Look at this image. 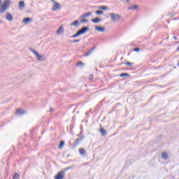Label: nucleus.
I'll return each mask as SVG.
<instances>
[{
  "label": "nucleus",
  "mask_w": 179,
  "mask_h": 179,
  "mask_svg": "<svg viewBox=\"0 0 179 179\" xmlns=\"http://www.w3.org/2000/svg\"><path fill=\"white\" fill-rule=\"evenodd\" d=\"M94 28L96 31H99L100 33H104V31H106V28L103 27L95 26Z\"/></svg>",
  "instance_id": "6e6552de"
},
{
  "label": "nucleus",
  "mask_w": 179,
  "mask_h": 179,
  "mask_svg": "<svg viewBox=\"0 0 179 179\" xmlns=\"http://www.w3.org/2000/svg\"><path fill=\"white\" fill-rule=\"evenodd\" d=\"M29 51H31V52L34 53V52H35L36 50L31 48H29Z\"/></svg>",
  "instance_id": "f704fd0d"
},
{
  "label": "nucleus",
  "mask_w": 179,
  "mask_h": 179,
  "mask_svg": "<svg viewBox=\"0 0 179 179\" xmlns=\"http://www.w3.org/2000/svg\"><path fill=\"white\" fill-rule=\"evenodd\" d=\"M50 1L54 3L53 7L52 8V10L55 12V10H58V9L61 8V4H59V3H57V1H55V0Z\"/></svg>",
  "instance_id": "7ed1b4c3"
},
{
  "label": "nucleus",
  "mask_w": 179,
  "mask_h": 179,
  "mask_svg": "<svg viewBox=\"0 0 179 179\" xmlns=\"http://www.w3.org/2000/svg\"><path fill=\"white\" fill-rule=\"evenodd\" d=\"M94 76H93V74H90V77H89V79H90V82H92V80H93V78H94Z\"/></svg>",
  "instance_id": "473e14b6"
},
{
  "label": "nucleus",
  "mask_w": 179,
  "mask_h": 179,
  "mask_svg": "<svg viewBox=\"0 0 179 179\" xmlns=\"http://www.w3.org/2000/svg\"><path fill=\"white\" fill-rule=\"evenodd\" d=\"M90 28L89 27H83L80 29L78 30V33L80 34V36H82L83 34H85L87 31H89Z\"/></svg>",
  "instance_id": "20e7f679"
},
{
  "label": "nucleus",
  "mask_w": 179,
  "mask_h": 179,
  "mask_svg": "<svg viewBox=\"0 0 179 179\" xmlns=\"http://www.w3.org/2000/svg\"><path fill=\"white\" fill-rule=\"evenodd\" d=\"M87 22H89L87 20V19L86 18H83L80 21V23H87Z\"/></svg>",
  "instance_id": "cd10ccee"
},
{
  "label": "nucleus",
  "mask_w": 179,
  "mask_h": 179,
  "mask_svg": "<svg viewBox=\"0 0 179 179\" xmlns=\"http://www.w3.org/2000/svg\"><path fill=\"white\" fill-rule=\"evenodd\" d=\"M83 65H85V64H84L83 62H78L76 64V66H80V67H82V66H83Z\"/></svg>",
  "instance_id": "c85d7f7f"
},
{
  "label": "nucleus",
  "mask_w": 179,
  "mask_h": 179,
  "mask_svg": "<svg viewBox=\"0 0 179 179\" xmlns=\"http://www.w3.org/2000/svg\"><path fill=\"white\" fill-rule=\"evenodd\" d=\"M31 20H33L32 18H30V17H27L24 18L22 22L25 24H29V23H30V22H31Z\"/></svg>",
  "instance_id": "9d476101"
},
{
  "label": "nucleus",
  "mask_w": 179,
  "mask_h": 179,
  "mask_svg": "<svg viewBox=\"0 0 179 179\" xmlns=\"http://www.w3.org/2000/svg\"><path fill=\"white\" fill-rule=\"evenodd\" d=\"M90 50L87 51L85 54H84L83 57H89V55L91 53Z\"/></svg>",
  "instance_id": "2f4dec72"
},
{
  "label": "nucleus",
  "mask_w": 179,
  "mask_h": 179,
  "mask_svg": "<svg viewBox=\"0 0 179 179\" xmlns=\"http://www.w3.org/2000/svg\"><path fill=\"white\" fill-rule=\"evenodd\" d=\"M177 51H179V46H178V48H177Z\"/></svg>",
  "instance_id": "ea45409f"
},
{
  "label": "nucleus",
  "mask_w": 179,
  "mask_h": 179,
  "mask_svg": "<svg viewBox=\"0 0 179 179\" xmlns=\"http://www.w3.org/2000/svg\"><path fill=\"white\" fill-rule=\"evenodd\" d=\"M96 15H103V10H97L95 11Z\"/></svg>",
  "instance_id": "bb28decb"
},
{
  "label": "nucleus",
  "mask_w": 179,
  "mask_h": 179,
  "mask_svg": "<svg viewBox=\"0 0 179 179\" xmlns=\"http://www.w3.org/2000/svg\"><path fill=\"white\" fill-rule=\"evenodd\" d=\"M79 153L81 155V156H85L86 155V150L85 148H80L79 149Z\"/></svg>",
  "instance_id": "4468645a"
},
{
  "label": "nucleus",
  "mask_w": 179,
  "mask_h": 179,
  "mask_svg": "<svg viewBox=\"0 0 179 179\" xmlns=\"http://www.w3.org/2000/svg\"><path fill=\"white\" fill-rule=\"evenodd\" d=\"M80 39H76V40L70 41V43H80Z\"/></svg>",
  "instance_id": "c756f323"
},
{
  "label": "nucleus",
  "mask_w": 179,
  "mask_h": 179,
  "mask_svg": "<svg viewBox=\"0 0 179 179\" xmlns=\"http://www.w3.org/2000/svg\"><path fill=\"white\" fill-rule=\"evenodd\" d=\"M126 2H127V3L129 2V0H126Z\"/></svg>",
  "instance_id": "a19ab883"
},
{
  "label": "nucleus",
  "mask_w": 179,
  "mask_h": 179,
  "mask_svg": "<svg viewBox=\"0 0 179 179\" xmlns=\"http://www.w3.org/2000/svg\"><path fill=\"white\" fill-rule=\"evenodd\" d=\"M36 57L37 58L38 61H44V56L40 55V54H38Z\"/></svg>",
  "instance_id": "aec40b11"
},
{
  "label": "nucleus",
  "mask_w": 179,
  "mask_h": 179,
  "mask_svg": "<svg viewBox=\"0 0 179 179\" xmlns=\"http://www.w3.org/2000/svg\"><path fill=\"white\" fill-rule=\"evenodd\" d=\"M64 31V26L61 25L56 31L57 34H61V32Z\"/></svg>",
  "instance_id": "2eb2a0df"
},
{
  "label": "nucleus",
  "mask_w": 179,
  "mask_h": 179,
  "mask_svg": "<svg viewBox=\"0 0 179 179\" xmlns=\"http://www.w3.org/2000/svg\"><path fill=\"white\" fill-rule=\"evenodd\" d=\"M52 110V108H50V111Z\"/></svg>",
  "instance_id": "37998d69"
},
{
  "label": "nucleus",
  "mask_w": 179,
  "mask_h": 179,
  "mask_svg": "<svg viewBox=\"0 0 179 179\" xmlns=\"http://www.w3.org/2000/svg\"><path fill=\"white\" fill-rule=\"evenodd\" d=\"M71 26H75L76 27H79V20H75L71 24Z\"/></svg>",
  "instance_id": "6ab92c4d"
},
{
  "label": "nucleus",
  "mask_w": 179,
  "mask_h": 179,
  "mask_svg": "<svg viewBox=\"0 0 179 179\" xmlns=\"http://www.w3.org/2000/svg\"><path fill=\"white\" fill-rule=\"evenodd\" d=\"M18 8H19V9H23V8H24V1H20Z\"/></svg>",
  "instance_id": "a211bd4d"
},
{
  "label": "nucleus",
  "mask_w": 179,
  "mask_h": 179,
  "mask_svg": "<svg viewBox=\"0 0 179 179\" xmlns=\"http://www.w3.org/2000/svg\"><path fill=\"white\" fill-rule=\"evenodd\" d=\"M122 64H124V65H128L129 66H132V65H135V63H134V62H122L120 63V65H122Z\"/></svg>",
  "instance_id": "dca6fc26"
},
{
  "label": "nucleus",
  "mask_w": 179,
  "mask_h": 179,
  "mask_svg": "<svg viewBox=\"0 0 179 179\" xmlns=\"http://www.w3.org/2000/svg\"><path fill=\"white\" fill-rule=\"evenodd\" d=\"M138 5H133L131 6L128 7V10H136L138 9Z\"/></svg>",
  "instance_id": "ddd939ff"
},
{
  "label": "nucleus",
  "mask_w": 179,
  "mask_h": 179,
  "mask_svg": "<svg viewBox=\"0 0 179 179\" xmlns=\"http://www.w3.org/2000/svg\"><path fill=\"white\" fill-rule=\"evenodd\" d=\"M89 16H92V13L91 12H87L83 15H82L80 18L83 19L85 17H89Z\"/></svg>",
  "instance_id": "f8f14e48"
},
{
  "label": "nucleus",
  "mask_w": 179,
  "mask_h": 179,
  "mask_svg": "<svg viewBox=\"0 0 179 179\" xmlns=\"http://www.w3.org/2000/svg\"><path fill=\"white\" fill-rule=\"evenodd\" d=\"M168 23H170V21H168Z\"/></svg>",
  "instance_id": "c03bdc74"
},
{
  "label": "nucleus",
  "mask_w": 179,
  "mask_h": 179,
  "mask_svg": "<svg viewBox=\"0 0 179 179\" xmlns=\"http://www.w3.org/2000/svg\"><path fill=\"white\" fill-rule=\"evenodd\" d=\"M120 1H122V0H120Z\"/></svg>",
  "instance_id": "a18cd8bd"
},
{
  "label": "nucleus",
  "mask_w": 179,
  "mask_h": 179,
  "mask_svg": "<svg viewBox=\"0 0 179 179\" xmlns=\"http://www.w3.org/2000/svg\"><path fill=\"white\" fill-rule=\"evenodd\" d=\"M33 54H34V55L36 57V55H38V52H37V51H34V53Z\"/></svg>",
  "instance_id": "c9c22d12"
},
{
  "label": "nucleus",
  "mask_w": 179,
  "mask_h": 179,
  "mask_svg": "<svg viewBox=\"0 0 179 179\" xmlns=\"http://www.w3.org/2000/svg\"><path fill=\"white\" fill-rule=\"evenodd\" d=\"M0 24H2V20H0Z\"/></svg>",
  "instance_id": "79ce46f5"
},
{
  "label": "nucleus",
  "mask_w": 179,
  "mask_h": 179,
  "mask_svg": "<svg viewBox=\"0 0 179 179\" xmlns=\"http://www.w3.org/2000/svg\"><path fill=\"white\" fill-rule=\"evenodd\" d=\"M133 51L135 52H139L141 51V49L139 48H136L133 49Z\"/></svg>",
  "instance_id": "7c9ffc66"
},
{
  "label": "nucleus",
  "mask_w": 179,
  "mask_h": 179,
  "mask_svg": "<svg viewBox=\"0 0 179 179\" xmlns=\"http://www.w3.org/2000/svg\"><path fill=\"white\" fill-rule=\"evenodd\" d=\"M10 6V0H5L0 7V15L6 11V9Z\"/></svg>",
  "instance_id": "f257e3e1"
},
{
  "label": "nucleus",
  "mask_w": 179,
  "mask_h": 179,
  "mask_svg": "<svg viewBox=\"0 0 179 179\" xmlns=\"http://www.w3.org/2000/svg\"><path fill=\"white\" fill-rule=\"evenodd\" d=\"M170 16H171V17H173V16H174V14L171 13V14H170Z\"/></svg>",
  "instance_id": "e433bc0d"
},
{
  "label": "nucleus",
  "mask_w": 179,
  "mask_h": 179,
  "mask_svg": "<svg viewBox=\"0 0 179 179\" xmlns=\"http://www.w3.org/2000/svg\"><path fill=\"white\" fill-rule=\"evenodd\" d=\"M85 139V136H80V137L77 138L74 141V146H78Z\"/></svg>",
  "instance_id": "423d86ee"
},
{
  "label": "nucleus",
  "mask_w": 179,
  "mask_h": 179,
  "mask_svg": "<svg viewBox=\"0 0 179 179\" xmlns=\"http://www.w3.org/2000/svg\"><path fill=\"white\" fill-rule=\"evenodd\" d=\"M96 50V46H94L93 48H92L90 50V52H93L94 50Z\"/></svg>",
  "instance_id": "72a5a7b5"
},
{
  "label": "nucleus",
  "mask_w": 179,
  "mask_h": 179,
  "mask_svg": "<svg viewBox=\"0 0 179 179\" xmlns=\"http://www.w3.org/2000/svg\"><path fill=\"white\" fill-rule=\"evenodd\" d=\"M100 133L102 135V136H106V135H107V131H106V129H104V128H101L100 129Z\"/></svg>",
  "instance_id": "f3484780"
},
{
  "label": "nucleus",
  "mask_w": 179,
  "mask_h": 179,
  "mask_svg": "<svg viewBox=\"0 0 179 179\" xmlns=\"http://www.w3.org/2000/svg\"><path fill=\"white\" fill-rule=\"evenodd\" d=\"M6 20H8V22H12V20H13V15H12L10 13L7 12L6 13Z\"/></svg>",
  "instance_id": "0eeeda50"
},
{
  "label": "nucleus",
  "mask_w": 179,
  "mask_h": 179,
  "mask_svg": "<svg viewBox=\"0 0 179 179\" xmlns=\"http://www.w3.org/2000/svg\"><path fill=\"white\" fill-rule=\"evenodd\" d=\"M80 34H79V31H78L75 34L71 36V38H76V37H79Z\"/></svg>",
  "instance_id": "393cba45"
},
{
  "label": "nucleus",
  "mask_w": 179,
  "mask_h": 179,
  "mask_svg": "<svg viewBox=\"0 0 179 179\" xmlns=\"http://www.w3.org/2000/svg\"><path fill=\"white\" fill-rule=\"evenodd\" d=\"M15 113L17 115H23V114H26V111L23 110L22 108L17 109Z\"/></svg>",
  "instance_id": "1a4fd4ad"
},
{
  "label": "nucleus",
  "mask_w": 179,
  "mask_h": 179,
  "mask_svg": "<svg viewBox=\"0 0 179 179\" xmlns=\"http://www.w3.org/2000/svg\"><path fill=\"white\" fill-rule=\"evenodd\" d=\"M174 40H177V36H173Z\"/></svg>",
  "instance_id": "4c0bfd02"
},
{
  "label": "nucleus",
  "mask_w": 179,
  "mask_h": 179,
  "mask_svg": "<svg viewBox=\"0 0 179 179\" xmlns=\"http://www.w3.org/2000/svg\"><path fill=\"white\" fill-rule=\"evenodd\" d=\"M109 16H110L112 22H117L121 19V15L120 14L110 13Z\"/></svg>",
  "instance_id": "f03ea898"
},
{
  "label": "nucleus",
  "mask_w": 179,
  "mask_h": 179,
  "mask_svg": "<svg viewBox=\"0 0 179 179\" xmlns=\"http://www.w3.org/2000/svg\"><path fill=\"white\" fill-rule=\"evenodd\" d=\"M103 20L100 19L99 17H96V18H92L91 20V22H92V23H100V22H102Z\"/></svg>",
  "instance_id": "9b49d317"
},
{
  "label": "nucleus",
  "mask_w": 179,
  "mask_h": 179,
  "mask_svg": "<svg viewBox=\"0 0 179 179\" xmlns=\"http://www.w3.org/2000/svg\"><path fill=\"white\" fill-rule=\"evenodd\" d=\"M1 3H2V1L0 0V6H1Z\"/></svg>",
  "instance_id": "58836bf2"
},
{
  "label": "nucleus",
  "mask_w": 179,
  "mask_h": 179,
  "mask_svg": "<svg viewBox=\"0 0 179 179\" xmlns=\"http://www.w3.org/2000/svg\"><path fill=\"white\" fill-rule=\"evenodd\" d=\"M162 159H164L165 160H166V159H169V155H167V152H162Z\"/></svg>",
  "instance_id": "4be33fe9"
},
{
  "label": "nucleus",
  "mask_w": 179,
  "mask_h": 179,
  "mask_svg": "<svg viewBox=\"0 0 179 179\" xmlns=\"http://www.w3.org/2000/svg\"><path fill=\"white\" fill-rule=\"evenodd\" d=\"M99 9H101L102 10H107L108 9V7L106 6H102L99 7Z\"/></svg>",
  "instance_id": "a878e982"
},
{
  "label": "nucleus",
  "mask_w": 179,
  "mask_h": 179,
  "mask_svg": "<svg viewBox=\"0 0 179 179\" xmlns=\"http://www.w3.org/2000/svg\"><path fill=\"white\" fill-rule=\"evenodd\" d=\"M73 167H75V166L73 165V166H71L64 169L61 171H64V173H65V171H68V170H72V169H73Z\"/></svg>",
  "instance_id": "5701e85b"
},
{
  "label": "nucleus",
  "mask_w": 179,
  "mask_h": 179,
  "mask_svg": "<svg viewBox=\"0 0 179 179\" xmlns=\"http://www.w3.org/2000/svg\"><path fill=\"white\" fill-rule=\"evenodd\" d=\"M64 145H65V141H60L59 143V145H58V148L62 149V148H64Z\"/></svg>",
  "instance_id": "412c9836"
},
{
  "label": "nucleus",
  "mask_w": 179,
  "mask_h": 179,
  "mask_svg": "<svg viewBox=\"0 0 179 179\" xmlns=\"http://www.w3.org/2000/svg\"><path fill=\"white\" fill-rule=\"evenodd\" d=\"M127 76H129V73H122L120 74V78H125Z\"/></svg>",
  "instance_id": "b1692460"
},
{
  "label": "nucleus",
  "mask_w": 179,
  "mask_h": 179,
  "mask_svg": "<svg viewBox=\"0 0 179 179\" xmlns=\"http://www.w3.org/2000/svg\"><path fill=\"white\" fill-rule=\"evenodd\" d=\"M65 178V173L64 171H59L57 174L55 176V179H64Z\"/></svg>",
  "instance_id": "39448f33"
}]
</instances>
